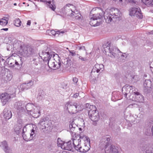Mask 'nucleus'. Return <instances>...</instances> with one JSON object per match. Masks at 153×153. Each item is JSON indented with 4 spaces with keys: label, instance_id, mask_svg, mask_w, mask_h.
I'll return each mask as SVG.
<instances>
[{
    "label": "nucleus",
    "instance_id": "obj_48",
    "mask_svg": "<svg viewBox=\"0 0 153 153\" xmlns=\"http://www.w3.org/2000/svg\"><path fill=\"white\" fill-rule=\"evenodd\" d=\"M57 142H58V143H59V144H61V143H62V142H63V143H65V142H63V141H62L61 140V139L59 138H58V139Z\"/></svg>",
    "mask_w": 153,
    "mask_h": 153
},
{
    "label": "nucleus",
    "instance_id": "obj_43",
    "mask_svg": "<svg viewBox=\"0 0 153 153\" xmlns=\"http://www.w3.org/2000/svg\"><path fill=\"white\" fill-rule=\"evenodd\" d=\"M132 78L134 79L135 81H137L138 80V77L137 75H134L133 76H132Z\"/></svg>",
    "mask_w": 153,
    "mask_h": 153
},
{
    "label": "nucleus",
    "instance_id": "obj_29",
    "mask_svg": "<svg viewBox=\"0 0 153 153\" xmlns=\"http://www.w3.org/2000/svg\"><path fill=\"white\" fill-rule=\"evenodd\" d=\"M53 57L47 61V63L49 68L53 70H55V62H54Z\"/></svg>",
    "mask_w": 153,
    "mask_h": 153
},
{
    "label": "nucleus",
    "instance_id": "obj_33",
    "mask_svg": "<svg viewBox=\"0 0 153 153\" xmlns=\"http://www.w3.org/2000/svg\"><path fill=\"white\" fill-rule=\"evenodd\" d=\"M62 63L66 65V67L68 68L71 65V61L69 58H66L64 59L62 62Z\"/></svg>",
    "mask_w": 153,
    "mask_h": 153
},
{
    "label": "nucleus",
    "instance_id": "obj_12",
    "mask_svg": "<svg viewBox=\"0 0 153 153\" xmlns=\"http://www.w3.org/2000/svg\"><path fill=\"white\" fill-rule=\"evenodd\" d=\"M130 15L131 16H135L140 19H142L143 18L141 10L138 7L132 8L130 11Z\"/></svg>",
    "mask_w": 153,
    "mask_h": 153
},
{
    "label": "nucleus",
    "instance_id": "obj_46",
    "mask_svg": "<svg viewBox=\"0 0 153 153\" xmlns=\"http://www.w3.org/2000/svg\"><path fill=\"white\" fill-rule=\"evenodd\" d=\"M69 52L70 53H71L73 56H75L76 55V53L74 51H70Z\"/></svg>",
    "mask_w": 153,
    "mask_h": 153
},
{
    "label": "nucleus",
    "instance_id": "obj_41",
    "mask_svg": "<svg viewBox=\"0 0 153 153\" xmlns=\"http://www.w3.org/2000/svg\"><path fill=\"white\" fill-rule=\"evenodd\" d=\"M11 59H9L8 62V63L9 65H10V66L15 67V66H14V63H13V62H12V61H10Z\"/></svg>",
    "mask_w": 153,
    "mask_h": 153
},
{
    "label": "nucleus",
    "instance_id": "obj_50",
    "mask_svg": "<svg viewBox=\"0 0 153 153\" xmlns=\"http://www.w3.org/2000/svg\"><path fill=\"white\" fill-rule=\"evenodd\" d=\"M79 95V93H76V94H74V96H73V97H75V98H76L77 97H78Z\"/></svg>",
    "mask_w": 153,
    "mask_h": 153
},
{
    "label": "nucleus",
    "instance_id": "obj_38",
    "mask_svg": "<svg viewBox=\"0 0 153 153\" xmlns=\"http://www.w3.org/2000/svg\"><path fill=\"white\" fill-rule=\"evenodd\" d=\"M90 81L92 83L94 82L96 80V78L94 76V74L91 75V76H90Z\"/></svg>",
    "mask_w": 153,
    "mask_h": 153
},
{
    "label": "nucleus",
    "instance_id": "obj_42",
    "mask_svg": "<svg viewBox=\"0 0 153 153\" xmlns=\"http://www.w3.org/2000/svg\"><path fill=\"white\" fill-rule=\"evenodd\" d=\"M73 81L74 84H76V83L78 81V79L76 77H74L73 79Z\"/></svg>",
    "mask_w": 153,
    "mask_h": 153
},
{
    "label": "nucleus",
    "instance_id": "obj_2",
    "mask_svg": "<svg viewBox=\"0 0 153 153\" xmlns=\"http://www.w3.org/2000/svg\"><path fill=\"white\" fill-rule=\"evenodd\" d=\"M13 46L15 48H20V52L24 57L28 56L33 54L34 50L33 48L28 45H25L20 41H17L14 44Z\"/></svg>",
    "mask_w": 153,
    "mask_h": 153
},
{
    "label": "nucleus",
    "instance_id": "obj_7",
    "mask_svg": "<svg viewBox=\"0 0 153 153\" xmlns=\"http://www.w3.org/2000/svg\"><path fill=\"white\" fill-rule=\"evenodd\" d=\"M38 124L40 129L43 130L44 131L48 130L51 126L50 123L45 118L41 119Z\"/></svg>",
    "mask_w": 153,
    "mask_h": 153
},
{
    "label": "nucleus",
    "instance_id": "obj_57",
    "mask_svg": "<svg viewBox=\"0 0 153 153\" xmlns=\"http://www.w3.org/2000/svg\"><path fill=\"white\" fill-rule=\"evenodd\" d=\"M51 5H52L51 4ZM52 8L51 7V8L52 9V10H54L55 8H54V7H53V6L52 5Z\"/></svg>",
    "mask_w": 153,
    "mask_h": 153
},
{
    "label": "nucleus",
    "instance_id": "obj_6",
    "mask_svg": "<svg viewBox=\"0 0 153 153\" xmlns=\"http://www.w3.org/2000/svg\"><path fill=\"white\" fill-rule=\"evenodd\" d=\"M82 138L85 139V142L83 145H81L79 147L78 151L82 153H85L90 149V140L89 138L86 136L82 137Z\"/></svg>",
    "mask_w": 153,
    "mask_h": 153
},
{
    "label": "nucleus",
    "instance_id": "obj_36",
    "mask_svg": "<svg viewBox=\"0 0 153 153\" xmlns=\"http://www.w3.org/2000/svg\"><path fill=\"white\" fill-rule=\"evenodd\" d=\"M151 82L149 80H146L143 83V85L145 87H149L151 86Z\"/></svg>",
    "mask_w": 153,
    "mask_h": 153
},
{
    "label": "nucleus",
    "instance_id": "obj_31",
    "mask_svg": "<svg viewBox=\"0 0 153 153\" xmlns=\"http://www.w3.org/2000/svg\"><path fill=\"white\" fill-rule=\"evenodd\" d=\"M14 130L15 132L18 135L20 134L22 131V125L19 124L18 125H16L15 128Z\"/></svg>",
    "mask_w": 153,
    "mask_h": 153
},
{
    "label": "nucleus",
    "instance_id": "obj_60",
    "mask_svg": "<svg viewBox=\"0 0 153 153\" xmlns=\"http://www.w3.org/2000/svg\"><path fill=\"white\" fill-rule=\"evenodd\" d=\"M149 33L150 34H153V30L152 31H150V32H149Z\"/></svg>",
    "mask_w": 153,
    "mask_h": 153
},
{
    "label": "nucleus",
    "instance_id": "obj_61",
    "mask_svg": "<svg viewBox=\"0 0 153 153\" xmlns=\"http://www.w3.org/2000/svg\"><path fill=\"white\" fill-rule=\"evenodd\" d=\"M127 93H125V97H127Z\"/></svg>",
    "mask_w": 153,
    "mask_h": 153
},
{
    "label": "nucleus",
    "instance_id": "obj_56",
    "mask_svg": "<svg viewBox=\"0 0 153 153\" xmlns=\"http://www.w3.org/2000/svg\"><path fill=\"white\" fill-rule=\"evenodd\" d=\"M10 45H8V46H7V50L8 51H10Z\"/></svg>",
    "mask_w": 153,
    "mask_h": 153
},
{
    "label": "nucleus",
    "instance_id": "obj_27",
    "mask_svg": "<svg viewBox=\"0 0 153 153\" xmlns=\"http://www.w3.org/2000/svg\"><path fill=\"white\" fill-rule=\"evenodd\" d=\"M10 16L9 15H6L5 16L0 19V25L4 26L7 25L8 21L9 19Z\"/></svg>",
    "mask_w": 153,
    "mask_h": 153
},
{
    "label": "nucleus",
    "instance_id": "obj_64",
    "mask_svg": "<svg viewBox=\"0 0 153 153\" xmlns=\"http://www.w3.org/2000/svg\"><path fill=\"white\" fill-rule=\"evenodd\" d=\"M14 5H15V6H16L17 5L16 3H14Z\"/></svg>",
    "mask_w": 153,
    "mask_h": 153
},
{
    "label": "nucleus",
    "instance_id": "obj_54",
    "mask_svg": "<svg viewBox=\"0 0 153 153\" xmlns=\"http://www.w3.org/2000/svg\"><path fill=\"white\" fill-rule=\"evenodd\" d=\"M97 20H94V22H93V24H95V23H97V24H99V25L100 24V22H98L97 21Z\"/></svg>",
    "mask_w": 153,
    "mask_h": 153
},
{
    "label": "nucleus",
    "instance_id": "obj_58",
    "mask_svg": "<svg viewBox=\"0 0 153 153\" xmlns=\"http://www.w3.org/2000/svg\"><path fill=\"white\" fill-rule=\"evenodd\" d=\"M1 58L0 57V67H1V66L2 65L1 64Z\"/></svg>",
    "mask_w": 153,
    "mask_h": 153
},
{
    "label": "nucleus",
    "instance_id": "obj_21",
    "mask_svg": "<svg viewBox=\"0 0 153 153\" xmlns=\"http://www.w3.org/2000/svg\"><path fill=\"white\" fill-rule=\"evenodd\" d=\"M44 62H47L52 58V55L50 54L48 51H42V56H41Z\"/></svg>",
    "mask_w": 153,
    "mask_h": 153
},
{
    "label": "nucleus",
    "instance_id": "obj_13",
    "mask_svg": "<svg viewBox=\"0 0 153 153\" xmlns=\"http://www.w3.org/2000/svg\"><path fill=\"white\" fill-rule=\"evenodd\" d=\"M108 50L105 51L106 54L110 56L111 58H118V56L117 53L118 52H120V51L116 48H114L112 49L111 50L109 48H108Z\"/></svg>",
    "mask_w": 153,
    "mask_h": 153
},
{
    "label": "nucleus",
    "instance_id": "obj_19",
    "mask_svg": "<svg viewBox=\"0 0 153 153\" xmlns=\"http://www.w3.org/2000/svg\"><path fill=\"white\" fill-rule=\"evenodd\" d=\"M61 145L62 148H63V149L65 150L68 151H71L74 147L73 143L71 141L66 143L62 142V143H61Z\"/></svg>",
    "mask_w": 153,
    "mask_h": 153
},
{
    "label": "nucleus",
    "instance_id": "obj_37",
    "mask_svg": "<svg viewBox=\"0 0 153 153\" xmlns=\"http://www.w3.org/2000/svg\"><path fill=\"white\" fill-rule=\"evenodd\" d=\"M76 13L75 12L74 13V15L73 16H74L75 18L77 19H81V15L77 11H76Z\"/></svg>",
    "mask_w": 153,
    "mask_h": 153
},
{
    "label": "nucleus",
    "instance_id": "obj_17",
    "mask_svg": "<svg viewBox=\"0 0 153 153\" xmlns=\"http://www.w3.org/2000/svg\"><path fill=\"white\" fill-rule=\"evenodd\" d=\"M104 69V66L102 64H96L93 67L91 71V75H93V73L96 72L98 73L101 72Z\"/></svg>",
    "mask_w": 153,
    "mask_h": 153
},
{
    "label": "nucleus",
    "instance_id": "obj_35",
    "mask_svg": "<svg viewBox=\"0 0 153 153\" xmlns=\"http://www.w3.org/2000/svg\"><path fill=\"white\" fill-rule=\"evenodd\" d=\"M13 22L14 25L16 27H19L21 25V21L19 18L15 19Z\"/></svg>",
    "mask_w": 153,
    "mask_h": 153
},
{
    "label": "nucleus",
    "instance_id": "obj_62",
    "mask_svg": "<svg viewBox=\"0 0 153 153\" xmlns=\"http://www.w3.org/2000/svg\"><path fill=\"white\" fill-rule=\"evenodd\" d=\"M34 64L36 65H38V63L36 62L35 63H34Z\"/></svg>",
    "mask_w": 153,
    "mask_h": 153
},
{
    "label": "nucleus",
    "instance_id": "obj_10",
    "mask_svg": "<svg viewBox=\"0 0 153 153\" xmlns=\"http://www.w3.org/2000/svg\"><path fill=\"white\" fill-rule=\"evenodd\" d=\"M75 136H73L72 142L74 147L75 150L78 151L81 145V138L82 137L79 135L74 134Z\"/></svg>",
    "mask_w": 153,
    "mask_h": 153
},
{
    "label": "nucleus",
    "instance_id": "obj_8",
    "mask_svg": "<svg viewBox=\"0 0 153 153\" xmlns=\"http://www.w3.org/2000/svg\"><path fill=\"white\" fill-rule=\"evenodd\" d=\"M109 136L107 135L103 136L99 144L100 147L103 149H106L110 143V139Z\"/></svg>",
    "mask_w": 153,
    "mask_h": 153
},
{
    "label": "nucleus",
    "instance_id": "obj_11",
    "mask_svg": "<svg viewBox=\"0 0 153 153\" xmlns=\"http://www.w3.org/2000/svg\"><path fill=\"white\" fill-rule=\"evenodd\" d=\"M31 132L30 137L29 134H27L25 133H22V137L25 141L27 142L31 140L37 134V131L35 129H34L33 128L31 129Z\"/></svg>",
    "mask_w": 153,
    "mask_h": 153
},
{
    "label": "nucleus",
    "instance_id": "obj_9",
    "mask_svg": "<svg viewBox=\"0 0 153 153\" xmlns=\"http://www.w3.org/2000/svg\"><path fill=\"white\" fill-rule=\"evenodd\" d=\"M97 108L95 109L88 110V115L90 118L93 122H97L99 119V116L98 111H96Z\"/></svg>",
    "mask_w": 153,
    "mask_h": 153
},
{
    "label": "nucleus",
    "instance_id": "obj_3",
    "mask_svg": "<svg viewBox=\"0 0 153 153\" xmlns=\"http://www.w3.org/2000/svg\"><path fill=\"white\" fill-rule=\"evenodd\" d=\"M121 16V14L119 10L117 9H112L106 15L104 16V17L106 22L109 23L112 21L115 22L119 20Z\"/></svg>",
    "mask_w": 153,
    "mask_h": 153
},
{
    "label": "nucleus",
    "instance_id": "obj_30",
    "mask_svg": "<svg viewBox=\"0 0 153 153\" xmlns=\"http://www.w3.org/2000/svg\"><path fill=\"white\" fill-rule=\"evenodd\" d=\"M64 33V31H62L60 32V31H59L56 32L53 30H48L46 31V33L51 36H55L56 34H60L61 33Z\"/></svg>",
    "mask_w": 153,
    "mask_h": 153
},
{
    "label": "nucleus",
    "instance_id": "obj_51",
    "mask_svg": "<svg viewBox=\"0 0 153 153\" xmlns=\"http://www.w3.org/2000/svg\"><path fill=\"white\" fill-rule=\"evenodd\" d=\"M137 105V104H136L135 103H134L133 104H130V105H129L128 107L130 108H132L133 106V105L136 106Z\"/></svg>",
    "mask_w": 153,
    "mask_h": 153
},
{
    "label": "nucleus",
    "instance_id": "obj_55",
    "mask_svg": "<svg viewBox=\"0 0 153 153\" xmlns=\"http://www.w3.org/2000/svg\"><path fill=\"white\" fill-rule=\"evenodd\" d=\"M1 30H4L5 31H7L8 30V28H3L1 29Z\"/></svg>",
    "mask_w": 153,
    "mask_h": 153
},
{
    "label": "nucleus",
    "instance_id": "obj_23",
    "mask_svg": "<svg viewBox=\"0 0 153 153\" xmlns=\"http://www.w3.org/2000/svg\"><path fill=\"white\" fill-rule=\"evenodd\" d=\"M53 57V61L55 62V70H56L59 68L61 66L60 58L57 55L56 56H54Z\"/></svg>",
    "mask_w": 153,
    "mask_h": 153
},
{
    "label": "nucleus",
    "instance_id": "obj_63",
    "mask_svg": "<svg viewBox=\"0 0 153 153\" xmlns=\"http://www.w3.org/2000/svg\"><path fill=\"white\" fill-rule=\"evenodd\" d=\"M78 129H79V130L80 131H82V128H79Z\"/></svg>",
    "mask_w": 153,
    "mask_h": 153
},
{
    "label": "nucleus",
    "instance_id": "obj_49",
    "mask_svg": "<svg viewBox=\"0 0 153 153\" xmlns=\"http://www.w3.org/2000/svg\"><path fill=\"white\" fill-rule=\"evenodd\" d=\"M46 1L47 3H48L49 4H51V2H53V0H46Z\"/></svg>",
    "mask_w": 153,
    "mask_h": 153
},
{
    "label": "nucleus",
    "instance_id": "obj_40",
    "mask_svg": "<svg viewBox=\"0 0 153 153\" xmlns=\"http://www.w3.org/2000/svg\"><path fill=\"white\" fill-rule=\"evenodd\" d=\"M130 88V90H131L132 89L133 90H132V92H133V93L134 94V91H137V90L136 88L134 87H133L132 86H129V88Z\"/></svg>",
    "mask_w": 153,
    "mask_h": 153
},
{
    "label": "nucleus",
    "instance_id": "obj_34",
    "mask_svg": "<svg viewBox=\"0 0 153 153\" xmlns=\"http://www.w3.org/2000/svg\"><path fill=\"white\" fill-rule=\"evenodd\" d=\"M96 106L94 105H91L87 103L85 105L86 109L88 110H88H92V109H95Z\"/></svg>",
    "mask_w": 153,
    "mask_h": 153
},
{
    "label": "nucleus",
    "instance_id": "obj_25",
    "mask_svg": "<svg viewBox=\"0 0 153 153\" xmlns=\"http://www.w3.org/2000/svg\"><path fill=\"white\" fill-rule=\"evenodd\" d=\"M142 150L146 153H153V148L151 147L149 144H146L143 145Z\"/></svg>",
    "mask_w": 153,
    "mask_h": 153
},
{
    "label": "nucleus",
    "instance_id": "obj_45",
    "mask_svg": "<svg viewBox=\"0 0 153 153\" xmlns=\"http://www.w3.org/2000/svg\"><path fill=\"white\" fill-rule=\"evenodd\" d=\"M79 59L81 60L82 61H85L87 60L86 58L83 57L81 56H79Z\"/></svg>",
    "mask_w": 153,
    "mask_h": 153
},
{
    "label": "nucleus",
    "instance_id": "obj_15",
    "mask_svg": "<svg viewBox=\"0 0 153 153\" xmlns=\"http://www.w3.org/2000/svg\"><path fill=\"white\" fill-rule=\"evenodd\" d=\"M11 94H8L7 93L0 94V99H1V101L3 105H4L8 101L11 97Z\"/></svg>",
    "mask_w": 153,
    "mask_h": 153
},
{
    "label": "nucleus",
    "instance_id": "obj_39",
    "mask_svg": "<svg viewBox=\"0 0 153 153\" xmlns=\"http://www.w3.org/2000/svg\"><path fill=\"white\" fill-rule=\"evenodd\" d=\"M10 61L13 62V63H14V66H15L16 65L17 66H19V64L16 60H14L13 59H11Z\"/></svg>",
    "mask_w": 153,
    "mask_h": 153
},
{
    "label": "nucleus",
    "instance_id": "obj_53",
    "mask_svg": "<svg viewBox=\"0 0 153 153\" xmlns=\"http://www.w3.org/2000/svg\"><path fill=\"white\" fill-rule=\"evenodd\" d=\"M31 24V21L30 20H28L27 22V25L30 26Z\"/></svg>",
    "mask_w": 153,
    "mask_h": 153
},
{
    "label": "nucleus",
    "instance_id": "obj_52",
    "mask_svg": "<svg viewBox=\"0 0 153 153\" xmlns=\"http://www.w3.org/2000/svg\"><path fill=\"white\" fill-rule=\"evenodd\" d=\"M85 47L84 46H81L79 48V49L80 50H85Z\"/></svg>",
    "mask_w": 153,
    "mask_h": 153
},
{
    "label": "nucleus",
    "instance_id": "obj_16",
    "mask_svg": "<svg viewBox=\"0 0 153 153\" xmlns=\"http://www.w3.org/2000/svg\"><path fill=\"white\" fill-rule=\"evenodd\" d=\"M40 107L39 106L36 105L31 111L29 114L31 115L33 117L37 118L40 115Z\"/></svg>",
    "mask_w": 153,
    "mask_h": 153
},
{
    "label": "nucleus",
    "instance_id": "obj_47",
    "mask_svg": "<svg viewBox=\"0 0 153 153\" xmlns=\"http://www.w3.org/2000/svg\"><path fill=\"white\" fill-rule=\"evenodd\" d=\"M22 133H25L27 131V129L26 127L25 126H24L23 127V128L22 129Z\"/></svg>",
    "mask_w": 153,
    "mask_h": 153
},
{
    "label": "nucleus",
    "instance_id": "obj_5",
    "mask_svg": "<svg viewBox=\"0 0 153 153\" xmlns=\"http://www.w3.org/2000/svg\"><path fill=\"white\" fill-rule=\"evenodd\" d=\"M67 109L70 114L76 113L79 111H81L79 107L80 106L76 102H68L66 104Z\"/></svg>",
    "mask_w": 153,
    "mask_h": 153
},
{
    "label": "nucleus",
    "instance_id": "obj_22",
    "mask_svg": "<svg viewBox=\"0 0 153 153\" xmlns=\"http://www.w3.org/2000/svg\"><path fill=\"white\" fill-rule=\"evenodd\" d=\"M1 147L5 153H11V150L8 146L6 141L4 140L1 142Z\"/></svg>",
    "mask_w": 153,
    "mask_h": 153
},
{
    "label": "nucleus",
    "instance_id": "obj_28",
    "mask_svg": "<svg viewBox=\"0 0 153 153\" xmlns=\"http://www.w3.org/2000/svg\"><path fill=\"white\" fill-rule=\"evenodd\" d=\"M69 127L70 128V131L71 132L72 134H75V132L74 131L76 129H78L77 126L74 123V121H72L69 125Z\"/></svg>",
    "mask_w": 153,
    "mask_h": 153
},
{
    "label": "nucleus",
    "instance_id": "obj_32",
    "mask_svg": "<svg viewBox=\"0 0 153 153\" xmlns=\"http://www.w3.org/2000/svg\"><path fill=\"white\" fill-rule=\"evenodd\" d=\"M142 2L147 6H153V0H141Z\"/></svg>",
    "mask_w": 153,
    "mask_h": 153
},
{
    "label": "nucleus",
    "instance_id": "obj_26",
    "mask_svg": "<svg viewBox=\"0 0 153 153\" xmlns=\"http://www.w3.org/2000/svg\"><path fill=\"white\" fill-rule=\"evenodd\" d=\"M105 153H120L118 148L114 145H111L110 149L106 151Z\"/></svg>",
    "mask_w": 153,
    "mask_h": 153
},
{
    "label": "nucleus",
    "instance_id": "obj_14",
    "mask_svg": "<svg viewBox=\"0 0 153 153\" xmlns=\"http://www.w3.org/2000/svg\"><path fill=\"white\" fill-rule=\"evenodd\" d=\"M72 4H68L65 6L62 9V11L64 13L68 16H73L74 15V11H73L71 8H70V6H73Z\"/></svg>",
    "mask_w": 153,
    "mask_h": 153
},
{
    "label": "nucleus",
    "instance_id": "obj_20",
    "mask_svg": "<svg viewBox=\"0 0 153 153\" xmlns=\"http://www.w3.org/2000/svg\"><path fill=\"white\" fill-rule=\"evenodd\" d=\"M34 82L31 80L25 82L21 86V88L22 90H27L30 88L33 85Z\"/></svg>",
    "mask_w": 153,
    "mask_h": 153
},
{
    "label": "nucleus",
    "instance_id": "obj_18",
    "mask_svg": "<svg viewBox=\"0 0 153 153\" xmlns=\"http://www.w3.org/2000/svg\"><path fill=\"white\" fill-rule=\"evenodd\" d=\"M134 98L131 99L132 101H137L140 102H143L144 101L143 96L137 91H134Z\"/></svg>",
    "mask_w": 153,
    "mask_h": 153
},
{
    "label": "nucleus",
    "instance_id": "obj_44",
    "mask_svg": "<svg viewBox=\"0 0 153 153\" xmlns=\"http://www.w3.org/2000/svg\"><path fill=\"white\" fill-rule=\"evenodd\" d=\"M127 3H135V1L134 0H125Z\"/></svg>",
    "mask_w": 153,
    "mask_h": 153
},
{
    "label": "nucleus",
    "instance_id": "obj_24",
    "mask_svg": "<svg viewBox=\"0 0 153 153\" xmlns=\"http://www.w3.org/2000/svg\"><path fill=\"white\" fill-rule=\"evenodd\" d=\"M3 113L4 118L6 120H8L12 117V115L11 111L7 108L4 109Z\"/></svg>",
    "mask_w": 153,
    "mask_h": 153
},
{
    "label": "nucleus",
    "instance_id": "obj_1",
    "mask_svg": "<svg viewBox=\"0 0 153 153\" xmlns=\"http://www.w3.org/2000/svg\"><path fill=\"white\" fill-rule=\"evenodd\" d=\"M36 106L31 103L25 105L23 102H18L15 103L14 108L17 109V115L19 118L25 114H29Z\"/></svg>",
    "mask_w": 153,
    "mask_h": 153
},
{
    "label": "nucleus",
    "instance_id": "obj_4",
    "mask_svg": "<svg viewBox=\"0 0 153 153\" xmlns=\"http://www.w3.org/2000/svg\"><path fill=\"white\" fill-rule=\"evenodd\" d=\"M97 11L98 12L97 13H95L91 15V13L90 15L91 21L90 22V24L91 26H98L99 24H93V22H94L95 20L100 19L104 15V13L102 10L100 8H97Z\"/></svg>",
    "mask_w": 153,
    "mask_h": 153
},
{
    "label": "nucleus",
    "instance_id": "obj_59",
    "mask_svg": "<svg viewBox=\"0 0 153 153\" xmlns=\"http://www.w3.org/2000/svg\"><path fill=\"white\" fill-rule=\"evenodd\" d=\"M36 60V59H33V60L32 61H33V63H34V62H35V61Z\"/></svg>",
    "mask_w": 153,
    "mask_h": 153
}]
</instances>
